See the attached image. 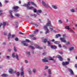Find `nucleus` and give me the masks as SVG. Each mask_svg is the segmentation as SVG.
<instances>
[{
  "instance_id": "f257e3e1",
  "label": "nucleus",
  "mask_w": 77,
  "mask_h": 77,
  "mask_svg": "<svg viewBox=\"0 0 77 77\" xmlns=\"http://www.w3.org/2000/svg\"><path fill=\"white\" fill-rule=\"evenodd\" d=\"M30 5V2H28L27 4H24L23 5V6H25V7H27V9L28 10H30L31 9H34L33 7L31 6L29 7V6Z\"/></svg>"
},
{
  "instance_id": "f03ea898",
  "label": "nucleus",
  "mask_w": 77,
  "mask_h": 77,
  "mask_svg": "<svg viewBox=\"0 0 77 77\" xmlns=\"http://www.w3.org/2000/svg\"><path fill=\"white\" fill-rule=\"evenodd\" d=\"M63 38H60V40L61 41V42H64V43H66V40L64 38H66V36L65 34H63Z\"/></svg>"
},
{
  "instance_id": "7ed1b4c3",
  "label": "nucleus",
  "mask_w": 77,
  "mask_h": 77,
  "mask_svg": "<svg viewBox=\"0 0 77 77\" xmlns=\"http://www.w3.org/2000/svg\"><path fill=\"white\" fill-rule=\"evenodd\" d=\"M12 56L13 57H15L16 59H17V60H19V58H18V56L17 54H15V53H13L12 54Z\"/></svg>"
},
{
  "instance_id": "20e7f679",
  "label": "nucleus",
  "mask_w": 77,
  "mask_h": 77,
  "mask_svg": "<svg viewBox=\"0 0 77 77\" xmlns=\"http://www.w3.org/2000/svg\"><path fill=\"white\" fill-rule=\"evenodd\" d=\"M44 29H45L46 30V32H45V34H47V33H48L50 32V31H49V30L48 29V28L46 26H44Z\"/></svg>"
},
{
  "instance_id": "39448f33",
  "label": "nucleus",
  "mask_w": 77,
  "mask_h": 77,
  "mask_svg": "<svg viewBox=\"0 0 77 77\" xmlns=\"http://www.w3.org/2000/svg\"><path fill=\"white\" fill-rule=\"evenodd\" d=\"M65 29H68V30H69L70 31L72 32L73 33H75V32L74 31H73L71 29H69V26H66L65 27Z\"/></svg>"
},
{
  "instance_id": "423d86ee",
  "label": "nucleus",
  "mask_w": 77,
  "mask_h": 77,
  "mask_svg": "<svg viewBox=\"0 0 77 77\" xmlns=\"http://www.w3.org/2000/svg\"><path fill=\"white\" fill-rule=\"evenodd\" d=\"M47 20L48 23L46 24V26H46L47 27H48V26H51V22H50V20H49V19H48Z\"/></svg>"
},
{
  "instance_id": "0eeeda50",
  "label": "nucleus",
  "mask_w": 77,
  "mask_h": 77,
  "mask_svg": "<svg viewBox=\"0 0 77 77\" xmlns=\"http://www.w3.org/2000/svg\"><path fill=\"white\" fill-rule=\"evenodd\" d=\"M19 8V7L18 6H15L13 8V9H14V11L15 12H18V11L17 9Z\"/></svg>"
},
{
  "instance_id": "6e6552de",
  "label": "nucleus",
  "mask_w": 77,
  "mask_h": 77,
  "mask_svg": "<svg viewBox=\"0 0 77 77\" xmlns=\"http://www.w3.org/2000/svg\"><path fill=\"white\" fill-rule=\"evenodd\" d=\"M42 4L45 6L46 8H48L49 7V5L48 4H47L45 3V2L42 1Z\"/></svg>"
},
{
  "instance_id": "1a4fd4ad",
  "label": "nucleus",
  "mask_w": 77,
  "mask_h": 77,
  "mask_svg": "<svg viewBox=\"0 0 77 77\" xmlns=\"http://www.w3.org/2000/svg\"><path fill=\"white\" fill-rule=\"evenodd\" d=\"M42 61L43 62H48V58L47 57L45 58L44 59H42Z\"/></svg>"
},
{
  "instance_id": "9d476101",
  "label": "nucleus",
  "mask_w": 77,
  "mask_h": 77,
  "mask_svg": "<svg viewBox=\"0 0 77 77\" xmlns=\"http://www.w3.org/2000/svg\"><path fill=\"white\" fill-rule=\"evenodd\" d=\"M68 69L69 72H70V74H71V75H74V72H73V71H72V70L71 69Z\"/></svg>"
},
{
  "instance_id": "9b49d317",
  "label": "nucleus",
  "mask_w": 77,
  "mask_h": 77,
  "mask_svg": "<svg viewBox=\"0 0 77 77\" xmlns=\"http://www.w3.org/2000/svg\"><path fill=\"white\" fill-rule=\"evenodd\" d=\"M69 62H66V61L65 62H63L62 63V64L63 66L67 65H68L69 64Z\"/></svg>"
},
{
  "instance_id": "f8f14e48",
  "label": "nucleus",
  "mask_w": 77,
  "mask_h": 77,
  "mask_svg": "<svg viewBox=\"0 0 77 77\" xmlns=\"http://www.w3.org/2000/svg\"><path fill=\"white\" fill-rule=\"evenodd\" d=\"M9 12L11 18H14V16H13L12 15V10H10Z\"/></svg>"
},
{
  "instance_id": "ddd939ff",
  "label": "nucleus",
  "mask_w": 77,
  "mask_h": 77,
  "mask_svg": "<svg viewBox=\"0 0 77 77\" xmlns=\"http://www.w3.org/2000/svg\"><path fill=\"white\" fill-rule=\"evenodd\" d=\"M15 36V35H11V33H10L8 34V39H9L10 38V37H11V38H14Z\"/></svg>"
},
{
  "instance_id": "4468645a",
  "label": "nucleus",
  "mask_w": 77,
  "mask_h": 77,
  "mask_svg": "<svg viewBox=\"0 0 77 77\" xmlns=\"http://www.w3.org/2000/svg\"><path fill=\"white\" fill-rule=\"evenodd\" d=\"M57 57H58V59H59L60 61H62L63 60L62 58V57H61V56H60V55H58L57 56Z\"/></svg>"
},
{
  "instance_id": "2eb2a0df",
  "label": "nucleus",
  "mask_w": 77,
  "mask_h": 77,
  "mask_svg": "<svg viewBox=\"0 0 77 77\" xmlns=\"http://www.w3.org/2000/svg\"><path fill=\"white\" fill-rule=\"evenodd\" d=\"M9 72L10 74H13V73H14V70H13V69H10L9 70Z\"/></svg>"
},
{
  "instance_id": "dca6fc26",
  "label": "nucleus",
  "mask_w": 77,
  "mask_h": 77,
  "mask_svg": "<svg viewBox=\"0 0 77 77\" xmlns=\"http://www.w3.org/2000/svg\"><path fill=\"white\" fill-rule=\"evenodd\" d=\"M48 58V60H53L54 61V60L53 59V58L51 57H47Z\"/></svg>"
},
{
  "instance_id": "f3484780",
  "label": "nucleus",
  "mask_w": 77,
  "mask_h": 77,
  "mask_svg": "<svg viewBox=\"0 0 77 77\" xmlns=\"http://www.w3.org/2000/svg\"><path fill=\"white\" fill-rule=\"evenodd\" d=\"M6 24H7V23H6V22H3V24L1 23L2 25L3 26V27H5V26L6 25Z\"/></svg>"
},
{
  "instance_id": "a211bd4d",
  "label": "nucleus",
  "mask_w": 77,
  "mask_h": 77,
  "mask_svg": "<svg viewBox=\"0 0 77 77\" xmlns=\"http://www.w3.org/2000/svg\"><path fill=\"white\" fill-rule=\"evenodd\" d=\"M52 7L54 9H57V7L56 5H53L52 6Z\"/></svg>"
},
{
  "instance_id": "6ab92c4d",
  "label": "nucleus",
  "mask_w": 77,
  "mask_h": 77,
  "mask_svg": "<svg viewBox=\"0 0 77 77\" xmlns=\"http://www.w3.org/2000/svg\"><path fill=\"white\" fill-rule=\"evenodd\" d=\"M28 73L29 74H32V70H31V69L30 68H29L28 69Z\"/></svg>"
},
{
  "instance_id": "aec40b11",
  "label": "nucleus",
  "mask_w": 77,
  "mask_h": 77,
  "mask_svg": "<svg viewBox=\"0 0 77 77\" xmlns=\"http://www.w3.org/2000/svg\"><path fill=\"white\" fill-rule=\"evenodd\" d=\"M60 36H61V35H60V34H58L55 35V38H58L59 37H60Z\"/></svg>"
},
{
  "instance_id": "412c9836",
  "label": "nucleus",
  "mask_w": 77,
  "mask_h": 77,
  "mask_svg": "<svg viewBox=\"0 0 77 77\" xmlns=\"http://www.w3.org/2000/svg\"><path fill=\"white\" fill-rule=\"evenodd\" d=\"M35 48H38L39 49H42V47H40L38 45H36Z\"/></svg>"
},
{
  "instance_id": "4be33fe9",
  "label": "nucleus",
  "mask_w": 77,
  "mask_h": 77,
  "mask_svg": "<svg viewBox=\"0 0 77 77\" xmlns=\"http://www.w3.org/2000/svg\"><path fill=\"white\" fill-rule=\"evenodd\" d=\"M32 72H33L34 74H35L36 72V69L34 68L32 69Z\"/></svg>"
},
{
  "instance_id": "5701e85b",
  "label": "nucleus",
  "mask_w": 77,
  "mask_h": 77,
  "mask_svg": "<svg viewBox=\"0 0 77 77\" xmlns=\"http://www.w3.org/2000/svg\"><path fill=\"white\" fill-rule=\"evenodd\" d=\"M48 73L49 75H51V70L50 69H48Z\"/></svg>"
},
{
  "instance_id": "b1692460",
  "label": "nucleus",
  "mask_w": 77,
  "mask_h": 77,
  "mask_svg": "<svg viewBox=\"0 0 77 77\" xmlns=\"http://www.w3.org/2000/svg\"><path fill=\"white\" fill-rule=\"evenodd\" d=\"M70 11L71 12H75V10L74 8H71L70 9Z\"/></svg>"
},
{
  "instance_id": "393cba45",
  "label": "nucleus",
  "mask_w": 77,
  "mask_h": 77,
  "mask_svg": "<svg viewBox=\"0 0 77 77\" xmlns=\"http://www.w3.org/2000/svg\"><path fill=\"white\" fill-rule=\"evenodd\" d=\"M51 47L52 49H56V46H51Z\"/></svg>"
},
{
  "instance_id": "a878e982",
  "label": "nucleus",
  "mask_w": 77,
  "mask_h": 77,
  "mask_svg": "<svg viewBox=\"0 0 77 77\" xmlns=\"http://www.w3.org/2000/svg\"><path fill=\"white\" fill-rule=\"evenodd\" d=\"M74 48V47H72L70 48L69 50V51H72V50H73Z\"/></svg>"
},
{
  "instance_id": "bb28decb",
  "label": "nucleus",
  "mask_w": 77,
  "mask_h": 77,
  "mask_svg": "<svg viewBox=\"0 0 77 77\" xmlns=\"http://www.w3.org/2000/svg\"><path fill=\"white\" fill-rule=\"evenodd\" d=\"M30 42V41L28 39H26V40L25 41H24V42H22V43H24V42Z\"/></svg>"
},
{
  "instance_id": "cd10ccee",
  "label": "nucleus",
  "mask_w": 77,
  "mask_h": 77,
  "mask_svg": "<svg viewBox=\"0 0 77 77\" xmlns=\"http://www.w3.org/2000/svg\"><path fill=\"white\" fill-rule=\"evenodd\" d=\"M1 76L2 77H7V76H8V75L6 74H3L1 75Z\"/></svg>"
},
{
  "instance_id": "c85d7f7f",
  "label": "nucleus",
  "mask_w": 77,
  "mask_h": 77,
  "mask_svg": "<svg viewBox=\"0 0 77 77\" xmlns=\"http://www.w3.org/2000/svg\"><path fill=\"white\" fill-rule=\"evenodd\" d=\"M49 29L51 30V31H53V26H51L50 27Z\"/></svg>"
},
{
  "instance_id": "c756f323",
  "label": "nucleus",
  "mask_w": 77,
  "mask_h": 77,
  "mask_svg": "<svg viewBox=\"0 0 77 77\" xmlns=\"http://www.w3.org/2000/svg\"><path fill=\"white\" fill-rule=\"evenodd\" d=\"M58 23H59V24H62V21L60 20H58Z\"/></svg>"
},
{
  "instance_id": "7c9ffc66",
  "label": "nucleus",
  "mask_w": 77,
  "mask_h": 77,
  "mask_svg": "<svg viewBox=\"0 0 77 77\" xmlns=\"http://www.w3.org/2000/svg\"><path fill=\"white\" fill-rule=\"evenodd\" d=\"M29 47H30V48H32V50H34V49H35V47H33V46H32L31 45L29 46Z\"/></svg>"
},
{
  "instance_id": "2f4dec72",
  "label": "nucleus",
  "mask_w": 77,
  "mask_h": 77,
  "mask_svg": "<svg viewBox=\"0 0 77 77\" xmlns=\"http://www.w3.org/2000/svg\"><path fill=\"white\" fill-rule=\"evenodd\" d=\"M18 22H16L15 23V26H16V27H18Z\"/></svg>"
},
{
  "instance_id": "473e14b6",
  "label": "nucleus",
  "mask_w": 77,
  "mask_h": 77,
  "mask_svg": "<svg viewBox=\"0 0 77 77\" xmlns=\"http://www.w3.org/2000/svg\"><path fill=\"white\" fill-rule=\"evenodd\" d=\"M31 4H32V5H34V6H35V7H36V4H35L33 2H31Z\"/></svg>"
},
{
  "instance_id": "72a5a7b5",
  "label": "nucleus",
  "mask_w": 77,
  "mask_h": 77,
  "mask_svg": "<svg viewBox=\"0 0 77 77\" xmlns=\"http://www.w3.org/2000/svg\"><path fill=\"white\" fill-rule=\"evenodd\" d=\"M37 12H38L39 13H41V12H42V10H38L37 11Z\"/></svg>"
},
{
  "instance_id": "f704fd0d",
  "label": "nucleus",
  "mask_w": 77,
  "mask_h": 77,
  "mask_svg": "<svg viewBox=\"0 0 77 77\" xmlns=\"http://www.w3.org/2000/svg\"><path fill=\"white\" fill-rule=\"evenodd\" d=\"M38 29H36L35 31L34 32V34H36L37 32H38Z\"/></svg>"
},
{
  "instance_id": "c9c22d12",
  "label": "nucleus",
  "mask_w": 77,
  "mask_h": 77,
  "mask_svg": "<svg viewBox=\"0 0 77 77\" xmlns=\"http://www.w3.org/2000/svg\"><path fill=\"white\" fill-rule=\"evenodd\" d=\"M24 62L25 63H29V61L27 60H25L24 61Z\"/></svg>"
},
{
  "instance_id": "e433bc0d",
  "label": "nucleus",
  "mask_w": 77,
  "mask_h": 77,
  "mask_svg": "<svg viewBox=\"0 0 77 77\" xmlns=\"http://www.w3.org/2000/svg\"><path fill=\"white\" fill-rule=\"evenodd\" d=\"M24 72H21V76H22V75H24Z\"/></svg>"
},
{
  "instance_id": "4c0bfd02",
  "label": "nucleus",
  "mask_w": 77,
  "mask_h": 77,
  "mask_svg": "<svg viewBox=\"0 0 77 77\" xmlns=\"http://www.w3.org/2000/svg\"><path fill=\"white\" fill-rule=\"evenodd\" d=\"M43 42L45 43L46 42H47V39H45L44 40Z\"/></svg>"
},
{
  "instance_id": "58836bf2",
  "label": "nucleus",
  "mask_w": 77,
  "mask_h": 77,
  "mask_svg": "<svg viewBox=\"0 0 77 77\" xmlns=\"http://www.w3.org/2000/svg\"><path fill=\"white\" fill-rule=\"evenodd\" d=\"M48 68V66H45V69H47Z\"/></svg>"
},
{
  "instance_id": "ea45409f",
  "label": "nucleus",
  "mask_w": 77,
  "mask_h": 77,
  "mask_svg": "<svg viewBox=\"0 0 77 77\" xmlns=\"http://www.w3.org/2000/svg\"><path fill=\"white\" fill-rule=\"evenodd\" d=\"M15 16H16V17H20V14H15Z\"/></svg>"
},
{
  "instance_id": "a19ab883",
  "label": "nucleus",
  "mask_w": 77,
  "mask_h": 77,
  "mask_svg": "<svg viewBox=\"0 0 77 77\" xmlns=\"http://www.w3.org/2000/svg\"><path fill=\"white\" fill-rule=\"evenodd\" d=\"M32 24H34V26H35V27H38V25L37 24H34V23H32Z\"/></svg>"
},
{
  "instance_id": "79ce46f5",
  "label": "nucleus",
  "mask_w": 77,
  "mask_h": 77,
  "mask_svg": "<svg viewBox=\"0 0 77 77\" xmlns=\"http://www.w3.org/2000/svg\"><path fill=\"white\" fill-rule=\"evenodd\" d=\"M34 12L36 13V12H37V11L36 10V9H35L33 10Z\"/></svg>"
},
{
  "instance_id": "37998d69",
  "label": "nucleus",
  "mask_w": 77,
  "mask_h": 77,
  "mask_svg": "<svg viewBox=\"0 0 77 77\" xmlns=\"http://www.w3.org/2000/svg\"><path fill=\"white\" fill-rule=\"evenodd\" d=\"M54 44H59V42L58 41H55L54 42Z\"/></svg>"
},
{
  "instance_id": "c03bdc74",
  "label": "nucleus",
  "mask_w": 77,
  "mask_h": 77,
  "mask_svg": "<svg viewBox=\"0 0 77 77\" xmlns=\"http://www.w3.org/2000/svg\"><path fill=\"white\" fill-rule=\"evenodd\" d=\"M11 58V57L9 56H7L6 57V59H9Z\"/></svg>"
},
{
  "instance_id": "a18cd8bd",
  "label": "nucleus",
  "mask_w": 77,
  "mask_h": 77,
  "mask_svg": "<svg viewBox=\"0 0 77 77\" xmlns=\"http://www.w3.org/2000/svg\"><path fill=\"white\" fill-rule=\"evenodd\" d=\"M2 12H3V11L2 10H0V16L1 15H2Z\"/></svg>"
},
{
  "instance_id": "49530a36",
  "label": "nucleus",
  "mask_w": 77,
  "mask_h": 77,
  "mask_svg": "<svg viewBox=\"0 0 77 77\" xmlns=\"http://www.w3.org/2000/svg\"><path fill=\"white\" fill-rule=\"evenodd\" d=\"M63 47L65 49H66V48H67V47L66 46H65V45H63Z\"/></svg>"
},
{
  "instance_id": "de8ad7c7",
  "label": "nucleus",
  "mask_w": 77,
  "mask_h": 77,
  "mask_svg": "<svg viewBox=\"0 0 77 77\" xmlns=\"http://www.w3.org/2000/svg\"><path fill=\"white\" fill-rule=\"evenodd\" d=\"M23 44L24 46H28V45L26 43H23Z\"/></svg>"
},
{
  "instance_id": "09e8293b",
  "label": "nucleus",
  "mask_w": 77,
  "mask_h": 77,
  "mask_svg": "<svg viewBox=\"0 0 77 77\" xmlns=\"http://www.w3.org/2000/svg\"><path fill=\"white\" fill-rule=\"evenodd\" d=\"M14 51L16 52L17 51V49L15 48V47H14Z\"/></svg>"
},
{
  "instance_id": "8fccbe9b",
  "label": "nucleus",
  "mask_w": 77,
  "mask_h": 77,
  "mask_svg": "<svg viewBox=\"0 0 77 77\" xmlns=\"http://www.w3.org/2000/svg\"><path fill=\"white\" fill-rule=\"evenodd\" d=\"M15 41H18V39L17 37H16L15 38Z\"/></svg>"
},
{
  "instance_id": "3c124183",
  "label": "nucleus",
  "mask_w": 77,
  "mask_h": 77,
  "mask_svg": "<svg viewBox=\"0 0 77 77\" xmlns=\"http://www.w3.org/2000/svg\"><path fill=\"white\" fill-rule=\"evenodd\" d=\"M26 53L27 54H28V55H30V52L29 51H27L26 52Z\"/></svg>"
},
{
  "instance_id": "603ef678",
  "label": "nucleus",
  "mask_w": 77,
  "mask_h": 77,
  "mask_svg": "<svg viewBox=\"0 0 77 77\" xmlns=\"http://www.w3.org/2000/svg\"><path fill=\"white\" fill-rule=\"evenodd\" d=\"M32 39H33V40H35L36 39V38L34 37H32Z\"/></svg>"
},
{
  "instance_id": "864d4df0",
  "label": "nucleus",
  "mask_w": 77,
  "mask_h": 77,
  "mask_svg": "<svg viewBox=\"0 0 77 77\" xmlns=\"http://www.w3.org/2000/svg\"><path fill=\"white\" fill-rule=\"evenodd\" d=\"M16 74H17V76H19L20 75V73L19 72H17L16 73Z\"/></svg>"
},
{
  "instance_id": "5fc2aeb1",
  "label": "nucleus",
  "mask_w": 77,
  "mask_h": 77,
  "mask_svg": "<svg viewBox=\"0 0 77 77\" xmlns=\"http://www.w3.org/2000/svg\"><path fill=\"white\" fill-rule=\"evenodd\" d=\"M70 44V43H69V42H68L66 43V45H69Z\"/></svg>"
},
{
  "instance_id": "6e6d98bb",
  "label": "nucleus",
  "mask_w": 77,
  "mask_h": 77,
  "mask_svg": "<svg viewBox=\"0 0 77 77\" xmlns=\"http://www.w3.org/2000/svg\"><path fill=\"white\" fill-rule=\"evenodd\" d=\"M19 34H20V35H24V34L21 32H19Z\"/></svg>"
},
{
  "instance_id": "4d7b16f0",
  "label": "nucleus",
  "mask_w": 77,
  "mask_h": 77,
  "mask_svg": "<svg viewBox=\"0 0 77 77\" xmlns=\"http://www.w3.org/2000/svg\"><path fill=\"white\" fill-rule=\"evenodd\" d=\"M48 45H51V44H50V42L49 41L48 42Z\"/></svg>"
},
{
  "instance_id": "13d9d810",
  "label": "nucleus",
  "mask_w": 77,
  "mask_h": 77,
  "mask_svg": "<svg viewBox=\"0 0 77 77\" xmlns=\"http://www.w3.org/2000/svg\"><path fill=\"white\" fill-rule=\"evenodd\" d=\"M32 16H33L34 17H36L37 16V15L36 14H34L33 15H32Z\"/></svg>"
},
{
  "instance_id": "bf43d9fd",
  "label": "nucleus",
  "mask_w": 77,
  "mask_h": 77,
  "mask_svg": "<svg viewBox=\"0 0 77 77\" xmlns=\"http://www.w3.org/2000/svg\"><path fill=\"white\" fill-rule=\"evenodd\" d=\"M59 47H60V48H61L62 47V46H61V45L59 44L58 45Z\"/></svg>"
},
{
  "instance_id": "052dcab7",
  "label": "nucleus",
  "mask_w": 77,
  "mask_h": 77,
  "mask_svg": "<svg viewBox=\"0 0 77 77\" xmlns=\"http://www.w3.org/2000/svg\"><path fill=\"white\" fill-rule=\"evenodd\" d=\"M59 53H60V54H63V53H62V51H59Z\"/></svg>"
},
{
  "instance_id": "680f3d73",
  "label": "nucleus",
  "mask_w": 77,
  "mask_h": 77,
  "mask_svg": "<svg viewBox=\"0 0 77 77\" xmlns=\"http://www.w3.org/2000/svg\"><path fill=\"white\" fill-rule=\"evenodd\" d=\"M67 60H68V62H69V61H70V59H69V58H67Z\"/></svg>"
},
{
  "instance_id": "e2e57ef3",
  "label": "nucleus",
  "mask_w": 77,
  "mask_h": 77,
  "mask_svg": "<svg viewBox=\"0 0 77 77\" xmlns=\"http://www.w3.org/2000/svg\"><path fill=\"white\" fill-rule=\"evenodd\" d=\"M44 75H45V76H47V74L45 73L44 74Z\"/></svg>"
},
{
  "instance_id": "0e129e2a",
  "label": "nucleus",
  "mask_w": 77,
  "mask_h": 77,
  "mask_svg": "<svg viewBox=\"0 0 77 77\" xmlns=\"http://www.w3.org/2000/svg\"><path fill=\"white\" fill-rule=\"evenodd\" d=\"M2 3H1L0 2V7H2Z\"/></svg>"
},
{
  "instance_id": "69168bd1",
  "label": "nucleus",
  "mask_w": 77,
  "mask_h": 77,
  "mask_svg": "<svg viewBox=\"0 0 77 77\" xmlns=\"http://www.w3.org/2000/svg\"><path fill=\"white\" fill-rule=\"evenodd\" d=\"M4 34L5 35H7V33L5 32H4Z\"/></svg>"
},
{
  "instance_id": "338daca9",
  "label": "nucleus",
  "mask_w": 77,
  "mask_h": 77,
  "mask_svg": "<svg viewBox=\"0 0 77 77\" xmlns=\"http://www.w3.org/2000/svg\"><path fill=\"white\" fill-rule=\"evenodd\" d=\"M3 45H6V43L5 42H4L3 43Z\"/></svg>"
},
{
  "instance_id": "774afa93",
  "label": "nucleus",
  "mask_w": 77,
  "mask_h": 77,
  "mask_svg": "<svg viewBox=\"0 0 77 77\" xmlns=\"http://www.w3.org/2000/svg\"><path fill=\"white\" fill-rule=\"evenodd\" d=\"M75 67H76V68L77 67V64H75Z\"/></svg>"
}]
</instances>
